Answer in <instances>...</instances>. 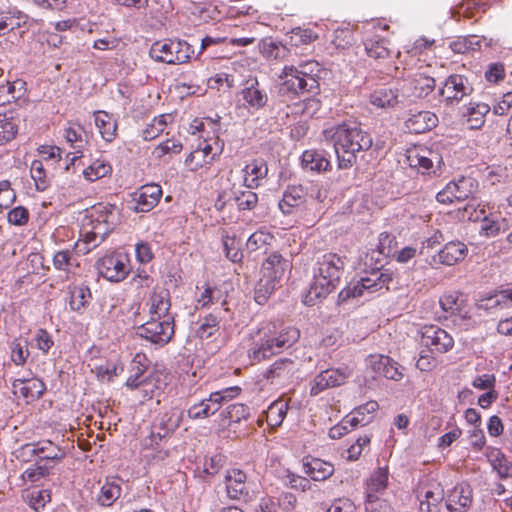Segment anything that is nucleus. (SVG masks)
I'll return each instance as SVG.
<instances>
[{
	"instance_id": "obj_16",
	"label": "nucleus",
	"mask_w": 512,
	"mask_h": 512,
	"mask_svg": "<svg viewBox=\"0 0 512 512\" xmlns=\"http://www.w3.org/2000/svg\"><path fill=\"white\" fill-rule=\"evenodd\" d=\"M350 375L351 371L348 367L326 369L310 382V395L317 396L328 388L340 386Z\"/></svg>"
},
{
	"instance_id": "obj_8",
	"label": "nucleus",
	"mask_w": 512,
	"mask_h": 512,
	"mask_svg": "<svg viewBox=\"0 0 512 512\" xmlns=\"http://www.w3.org/2000/svg\"><path fill=\"white\" fill-rule=\"evenodd\" d=\"M194 50L185 40L156 41L150 48V56L157 62L182 64L189 61Z\"/></svg>"
},
{
	"instance_id": "obj_19",
	"label": "nucleus",
	"mask_w": 512,
	"mask_h": 512,
	"mask_svg": "<svg viewBox=\"0 0 512 512\" xmlns=\"http://www.w3.org/2000/svg\"><path fill=\"white\" fill-rule=\"evenodd\" d=\"M224 149V142L219 137H215L214 144H205L191 152L185 159V165L190 171H197L205 165L211 164Z\"/></svg>"
},
{
	"instance_id": "obj_58",
	"label": "nucleus",
	"mask_w": 512,
	"mask_h": 512,
	"mask_svg": "<svg viewBox=\"0 0 512 512\" xmlns=\"http://www.w3.org/2000/svg\"><path fill=\"white\" fill-rule=\"evenodd\" d=\"M288 410L287 403L283 401L273 402L267 410V422L272 427H278L282 424Z\"/></svg>"
},
{
	"instance_id": "obj_3",
	"label": "nucleus",
	"mask_w": 512,
	"mask_h": 512,
	"mask_svg": "<svg viewBox=\"0 0 512 512\" xmlns=\"http://www.w3.org/2000/svg\"><path fill=\"white\" fill-rule=\"evenodd\" d=\"M300 332L292 326L276 329L275 325L266 324L251 333L248 358L252 363H259L292 347L299 339Z\"/></svg>"
},
{
	"instance_id": "obj_30",
	"label": "nucleus",
	"mask_w": 512,
	"mask_h": 512,
	"mask_svg": "<svg viewBox=\"0 0 512 512\" xmlns=\"http://www.w3.org/2000/svg\"><path fill=\"white\" fill-rule=\"evenodd\" d=\"M243 185L249 189H256L267 177L268 166L263 159H255L242 169Z\"/></svg>"
},
{
	"instance_id": "obj_50",
	"label": "nucleus",
	"mask_w": 512,
	"mask_h": 512,
	"mask_svg": "<svg viewBox=\"0 0 512 512\" xmlns=\"http://www.w3.org/2000/svg\"><path fill=\"white\" fill-rule=\"evenodd\" d=\"M424 500H420L421 512H432V507H436L444 498V491L440 484H432L424 491Z\"/></svg>"
},
{
	"instance_id": "obj_18",
	"label": "nucleus",
	"mask_w": 512,
	"mask_h": 512,
	"mask_svg": "<svg viewBox=\"0 0 512 512\" xmlns=\"http://www.w3.org/2000/svg\"><path fill=\"white\" fill-rule=\"evenodd\" d=\"M365 362L367 368L374 374V378L384 377L394 381H400L403 378L401 366L389 356L369 355Z\"/></svg>"
},
{
	"instance_id": "obj_22",
	"label": "nucleus",
	"mask_w": 512,
	"mask_h": 512,
	"mask_svg": "<svg viewBox=\"0 0 512 512\" xmlns=\"http://www.w3.org/2000/svg\"><path fill=\"white\" fill-rule=\"evenodd\" d=\"M112 212L100 213L92 222V229L85 231L84 242L87 245V251L100 245L113 229V222L110 221Z\"/></svg>"
},
{
	"instance_id": "obj_20",
	"label": "nucleus",
	"mask_w": 512,
	"mask_h": 512,
	"mask_svg": "<svg viewBox=\"0 0 512 512\" xmlns=\"http://www.w3.org/2000/svg\"><path fill=\"white\" fill-rule=\"evenodd\" d=\"M183 412L173 408L162 413L154 424V430L150 434L151 445H159L166 437L170 436L179 426Z\"/></svg>"
},
{
	"instance_id": "obj_26",
	"label": "nucleus",
	"mask_w": 512,
	"mask_h": 512,
	"mask_svg": "<svg viewBox=\"0 0 512 512\" xmlns=\"http://www.w3.org/2000/svg\"><path fill=\"white\" fill-rule=\"evenodd\" d=\"M227 496L231 500H246L249 496L247 475L240 469H230L225 475Z\"/></svg>"
},
{
	"instance_id": "obj_55",
	"label": "nucleus",
	"mask_w": 512,
	"mask_h": 512,
	"mask_svg": "<svg viewBox=\"0 0 512 512\" xmlns=\"http://www.w3.org/2000/svg\"><path fill=\"white\" fill-rule=\"evenodd\" d=\"M366 54L374 59H384L389 56V49L384 39L374 37L364 41Z\"/></svg>"
},
{
	"instance_id": "obj_7",
	"label": "nucleus",
	"mask_w": 512,
	"mask_h": 512,
	"mask_svg": "<svg viewBox=\"0 0 512 512\" xmlns=\"http://www.w3.org/2000/svg\"><path fill=\"white\" fill-rule=\"evenodd\" d=\"M241 392L238 386L227 387L211 392L207 398L191 404L187 409V416L191 420H203L218 412L229 401L236 398Z\"/></svg>"
},
{
	"instance_id": "obj_38",
	"label": "nucleus",
	"mask_w": 512,
	"mask_h": 512,
	"mask_svg": "<svg viewBox=\"0 0 512 512\" xmlns=\"http://www.w3.org/2000/svg\"><path fill=\"white\" fill-rule=\"evenodd\" d=\"M301 164L305 170L323 172L331 168L327 153L322 150H306L302 153Z\"/></svg>"
},
{
	"instance_id": "obj_42",
	"label": "nucleus",
	"mask_w": 512,
	"mask_h": 512,
	"mask_svg": "<svg viewBox=\"0 0 512 512\" xmlns=\"http://www.w3.org/2000/svg\"><path fill=\"white\" fill-rule=\"evenodd\" d=\"M28 16L16 7L0 12V36L26 24Z\"/></svg>"
},
{
	"instance_id": "obj_11",
	"label": "nucleus",
	"mask_w": 512,
	"mask_h": 512,
	"mask_svg": "<svg viewBox=\"0 0 512 512\" xmlns=\"http://www.w3.org/2000/svg\"><path fill=\"white\" fill-rule=\"evenodd\" d=\"M474 91L472 83L462 74L449 75L443 85L438 90V95L448 107L458 105L464 97L469 96Z\"/></svg>"
},
{
	"instance_id": "obj_17",
	"label": "nucleus",
	"mask_w": 512,
	"mask_h": 512,
	"mask_svg": "<svg viewBox=\"0 0 512 512\" xmlns=\"http://www.w3.org/2000/svg\"><path fill=\"white\" fill-rule=\"evenodd\" d=\"M298 364L292 358H278L264 372L263 377L273 385L285 386L292 382Z\"/></svg>"
},
{
	"instance_id": "obj_48",
	"label": "nucleus",
	"mask_w": 512,
	"mask_h": 512,
	"mask_svg": "<svg viewBox=\"0 0 512 512\" xmlns=\"http://www.w3.org/2000/svg\"><path fill=\"white\" fill-rule=\"evenodd\" d=\"M274 240L275 237L271 232L265 228H260L248 237L246 247L249 252H255L267 248Z\"/></svg>"
},
{
	"instance_id": "obj_14",
	"label": "nucleus",
	"mask_w": 512,
	"mask_h": 512,
	"mask_svg": "<svg viewBox=\"0 0 512 512\" xmlns=\"http://www.w3.org/2000/svg\"><path fill=\"white\" fill-rule=\"evenodd\" d=\"M239 102L247 111L255 113L267 105L268 94L257 78H249L239 92Z\"/></svg>"
},
{
	"instance_id": "obj_15",
	"label": "nucleus",
	"mask_w": 512,
	"mask_h": 512,
	"mask_svg": "<svg viewBox=\"0 0 512 512\" xmlns=\"http://www.w3.org/2000/svg\"><path fill=\"white\" fill-rule=\"evenodd\" d=\"M130 196L129 208L136 213H146L159 203L162 188L155 183L146 184L131 193Z\"/></svg>"
},
{
	"instance_id": "obj_5",
	"label": "nucleus",
	"mask_w": 512,
	"mask_h": 512,
	"mask_svg": "<svg viewBox=\"0 0 512 512\" xmlns=\"http://www.w3.org/2000/svg\"><path fill=\"white\" fill-rule=\"evenodd\" d=\"M290 269L289 260L280 253H271L262 263L261 277L254 290V299L264 305L271 294L282 285L285 273Z\"/></svg>"
},
{
	"instance_id": "obj_47",
	"label": "nucleus",
	"mask_w": 512,
	"mask_h": 512,
	"mask_svg": "<svg viewBox=\"0 0 512 512\" xmlns=\"http://www.w3.org/2000/svg\"><path fill=\"white\" fill-rule=\"evenodd\" d=\"M112 172V167L108 161L98 158L92 161L84 170L83 176L89 182L101 179Z\"/></svg>"
},
{
	"instance_id": "obj_29",
	"label": "nucleus",
	"mask_w": 512,
	"mask_h": 512,
	"mask_svg": "<svg viewBox=\"0 0 512 512\" xmlns=\"http://www.w3.org/2000/svg\"><path fill=\"white\" fill-rule=\"evenodd\" d=\"M148 305L151 317L166 319V316H174L170 312V292L165 288L154 289L149 297Z\"/></svg>"
},
{
	"instance_id": "obj_24",
	"label": "nucleus",
	"mask_w": 512,
	"mask_h": 512,
	"mask_svg": "<svg viewBox=\"0 0 512 512\" xmlns=\"http://www.w3.org/2000/svg\"><path fill=\"white\" fill-rule=\"evenodd\" d=\"M403 98L397 85L380 86L370 93L369 102L377 108L394 109L403 103Z\"/></svg>"
},
{
	"instance_id": "obj_40",
	"label": "nucleus",
	"mask_w": 512,
	"mask_h": 512,
	"mask_svg": "<svg viewBox=\"0 0 512 512\" xmlns=\"http://www.w3.org/2000/svg\"><path fill=\"white\" fill-rule=\"evenodd\" d=\"M26 91V82L22 79L7 80L4 84H0V106L19 100Z\"/></svg>"
},
{
	"instance_id": "obj_27",
	"label": "nucleus",
	"mask_w": 512,
	"mask_h": 512,
	"mask_svg": "<svg viewBox=\"0 0 512 512\" xmlns=\"http://www.w3.org/2000/svg\"><path fill=\"white\" fill-rule=\"evenodd\" d=\"M476 307L488 313L512 307V286L482 297L477 301Z\"/></svg>"
},
{
	"instance_id": "obj_49",
	"label": "nucleus",
	"mask_w": 512,
	"mask_h": 512,
	"mask_svg": "<svg viewBox=\"0 0 512 512\" xmlns=\"http://www.w3.org/2000/svg\"><path fill=\"white\" fill-rule=\"evenodd\" d=\"M197 307L208 308L213 304L221 303L222 305L226 304V299L223 292L215 287L207 285L200 295L197 297Z\"/></svg>"
},
{
	"instance_id": "obj_1",
	"label": "nucleus",
	"mask_w": 512,
	"mask_h": 512,
	"mask_svg": "<svg viewBox=\"0 0 512 512\" xmlns=\"http://www.w3.org/2000/svg\"><path fill=\"white\" fill-rule=\"evenodd\" d=\"M396 245V237L393 234L389 232L379 234L376 250H373L370 256V259L375 260V264L379 267L373 268L359 280L348 283L338 294L337 302L339 305L352 298L371 296L389 289L393 280V273L390 269H384L383 264L385 258L397 253Z\"/></svg>"
},
{
	"instance_id": "obj_62",
	"label": "nucleus",
	"mask_w": 512,
	"mask_h": 512,
	"mask_svg": "<svg viewBox=\"0 0 512 512\" xmlns=\"http://www.w3.org/2000/svg\"><path fill=\"white\" fill-rule=\"evenodd\" d=\"M412 95L415 98H425L435 89V79L432 77H419L411 82Z\"/></svg>"
},
{
	"instance_id": "obj_57",
	"label": "nucleus",
	"mask_w": 512,
	"mask_h": 512,
	"mask_svg": "<svg viewBox=\"0 0 512 512\" xmlns=\"http://www.w3.org/2000/svg\"><path fill=\"white\" fill-rule=\"evenodd\" d=\"M451 321L460 331L473 330L481 323L480 319L472 315L468 310H466V308L452 317Z\"/></svg>"
},
{
	"instance_id": "obj_43",
	"label": "nucleus",
	"mask_w": 512,
	"mask_h": 512,
	"mask_svg": "<svg viewBox=\"0 0 512 512\" xmlns=\"http://www.w3.org/2000/svg\"><path fill=\"white\" fill-rule=\"evenodd\" d=\"M441 309L449 315L450 318L454 317L458 312H461L467 306V301L463 293L458 291H451L443 294L439 299Z\"/></svg>"
},
{
	"instance_id": "obj_23",
	"label": "nucleus",
	"mask_w": 512,
	"mask_h": 512,
	"mask_svg": "<svg viewBox=\"0 0 512 512\" xmlns=\"http://www.w3.org/2000/svg\"><path fill=\"white\" fill-rule=\"evenodd\" d=\"M473 501V490L470 484L461 482L448 491L446 508L449 512H467Z\"/></svg>"
},
{
	"instance_id": "obj_13",
	"label": "nucleus",
	"mask_w": 512,
	"mask_h": 512,
	"mask_svg": "<svg viewBox=\"0 0 512 512\" xmlns=\"http://www.w3.org/2000/svg\"><path fill=\"white\" fill-rule=\"evenodd\" d=\"M100 276L114 283L123 281L129 274V259L123 253L105 255L96 262Z\"/></svg>"
},
{
	"instance_id": "obj_37",
	"label": "nucleus",
	"mask_w": 512,
	"mask_h": 512,
	"mask_svg": "<svg viewBox=\"0 0 512 512\" xmlns=\"http://www.w3.org/2000/svg\"><path fill=\"white\" fill-rule=\"evenodd\" d=\"M306 195L307 191L302 185L288 186L279 202V209L283 214H291L293 208L305 202Z\"/></svg>"
},
{
	"instance_id": "obj_44",
	"label": "nucleus",
	"mask_w": 512,
	"mask_h": 512,
	"mask_svg": "<svg viewBox=\"0 0 512 512\" xmlns=\"http://www.w3.org/2000/svg\"><path fill=\"white\" fill-rule=\"evenodd\" d=\"M120 482L119 478L107 479L102 485L97 499L101 506L109 507L120 497L122 492Z\"/></svg>"
},
{
	"instance_id": "obj_64",
	"label": "nucleus",
	"mask_w": 512,
	"mask_h": 512,
	"mask_svg": "<svg viewBox=\"0 0 512 512\" xmlns=\"http://www.w3.org/2000/svg\"><path fill=\"white\" fill-rule=\"evenodd\" d=\"M7 220L11 225L24 226L29 221V211L23 206L14 207L8 212Z\"/></svg>"
},
{
	"instance_id": "obj_2",
	"label": "nucleus",
	"mask_w": 512,
	"mask_h": 512,
	"mask_svg": "<svg viewBox=\"0 0 512 512\" xmlns=\"http://www.w3.org/2000/svg\"><path fill=\"white\" fill-rule=\"evenodd\" d=\"M324 139L332 144L339 169L351 168L359 152L368 151L373 144L372 136L356 121L346 120L323 130Z\"/></svg>"
},
{
	"instance_id": "obj_53",
	"label": "nucleus",
	"mask_w": 512,
	"mask_h": 512,
	"mask_svg": "<svg viewBox=\"0 0 512 512\" xmlns=\"http://www.w3.org/2000/svg\"><path fill=\"white\" fill-rule=\"evenodd\" d=\"M258 200V195L253 189L236 187L235 203L240 212L252 211L257 206Z\"/></svg>"
},
{
	"instance_id": "obj_31",
	"label": "nucleus",
	"mask_w": 512,
	"mask_h": 512,
	"mask_svg": "<svg viewBox=\"0 0 512 512\" xmlns=\"http://www.w3.org/2000/svg\"><path fill=\"white\" fill-rule=\"evenodd\" d=\"M389 480V470L387 467H380L375 470L366 481L365 500H383L380 497L387 486Z\"/></svg>"
},
{
	"instance_id": "obj_32",
	"label": "nucleus",
	"mask_w": 512,
	"mask_h": 512,
	"mask_svg": "<svg viewBox=\"0 0 512 512\" xmlns=\"http://www.w3.org/2000/svg\"><path fill=\"white\" fill-rule=\"evenodd\" d=\"M438 117L430 111H417L410 113L405 120L406 128L415 134H421L436 127Z\"/></svg>"
},
{
	"instance_id": "obj_34",
	"label": "nucleus",
	"mask_w": 512,
	"mask_h": 512,
	"mask_svg": "<svg viewBox=\"0 0 512 512\" xmlns=\"http://www.w3.org/2000/svg\"><path fill=\"white\" fill-rule=\"evenodd\" d=\"M23 118L16 111L0 114V146L11 142L18 134Z\"/></svg>"
},
{
	"instance_id": "obj_63",
	"label": "nucleus",
	"mask_w": 512,
	"mask_h": 512,
	"mask_svg": "<svg viewBox=\"0 0 512 512\" xmlns=\"http://www.w3.org/2000/svg\"><path fill=\"white\" fill-rule=\"evenodd\" d=\"M183 145L181 141L176 139H167L163 142H161L159 145H157L152 155L157 158L161 159L164 156L171 154V155H177L182 151Z\"/></svg>"
},
{
	"instance_id": "obj_9",
	"label": "nucleus",
	"mask_w": 512,
	"mask_h": 512,
	"mask_svg": "<svg viewBox=\"0 0 512 512\" xmlns=\"http://www.w3.org/2000/svg\"><path fill=\"white\" fill-rule=\"evenodd\" d=\"M174 321V316H166V319L151 317L136 328V335L155 347H163L170 342L175 333Z\"/></svg>"
},
{
	"instance_id": "obj_21",
	"label": "nucleus",
	"mask_w": 512,
	"mask_h": 512,
	"mask_svg": "<svg viewBox=\"0 0 512 512\" xmlns=\"http://www.w3.org/2000/svg\"><path fill=\"white\" fill-rule=\"evenodd\" d=\"M63 137L65 138L67 144H69L70 148L73 149V152L68 153L67 158L72 155L69 159V163L66 165V170L69 169L70 165H74L75 161L82 157L83 151L88 145L87 134L84 128L77 123L70 124L63 131Z\"/></svg>"
},
{
	"instance_id": "obj_61",
	"label": "nucleus",
	"mask_w": 512,
	"mask_h": 512,
	"mask_svg": "<svg viewBox=\"0 0 512 512\" xmlns=\"http://www.w3.org/2000/svg\"><path fill=\"white\" fill-rule=\"evenodd\" d=\"M11 360L17 365H24L30 352L26 340L14 339L10 344Z\"/></svg>"
},
{
	"instance_id": "obj_33",
	"label": "nucleus",
	"mask_w": 512,
	"mask_h": 512,
	"mask_svg": "<svg viewBox=\"0 0 512 512\" xmlns=\"http://www.w3.org/2000/svg\"><path fill=\"white\" fill-rule=\"evenodd\" d=\"M302 467L303 472L313 481H324L334 473V465L319 458H304Z\"/></svg>"
},
{
	"instance_id": "obj_4",
	"label": "nucleus",
	"mask_w": 512,
	"mask_h": 512,
	"mask_svg": "<svg viewBox=\"0 0 512 512\" xmlns=\"http://www.w3.org/2000/svg\"><path fill=\"white\" fill-rule=\"evenodd\" d=\"M346 257L336 253H324L317 257L313 265V279L304 296V304L313 306L325 299L340 283L346 265Z\"/></svg>"
},
{
	"instance_id": "obj_59",
	"label": "nucleus",
	"mask_w": 512,
	"mask_h": 512,
	"mask_svg": "<svg viewBox=\"0 0 512 512\" xmlns=\"http://www.w3.org/2000/svg\"><path fill=\"white\" fill-rule=\"evenodd\" d=\"M296 69L299 71V74L304 78V80H307V83L314 82L315 90L319 93L320 87H319V74L321 72V68L319 64L315 61H308L306 63L300 64L299 66H296Z\"/></svg>"
},
{
	"instance_id": "obj_54",
	"label": "nucleus",
	"mask_w": 512,
	"mask_h": 512,
	"mask_svg": "<svg viewBox=\"0 0 512 512\" xmlns=\"http://www.w3.org/2000/svg\"><path fill=\"white\" fill-rule=\"evenodd\" d=\"M223 251L227 259L233 263L242 261L243 253L240 248V243L236 240L235 236H230L227 233L222 235Z\"/></svg>"
},
{
	"instance_id": "obj_41",
	"label": "nucleus",
	"mask_w": 512,
	"mask_h": 512,
	"mask_svg": "<svg viewBox=\"0 0 512 512\" xmlns=\"http://www.w3.org/2000/svg\"><path fill=\"white\" fill-rule=\"evenodd\" d=\"M70 309L78 314H83L92 300L90 288L85 284H80L69 288Z\"/></svg>"
},
{
	"instance_id": "obj_6",
	"label": "nucleus",
	"mask_w": 512,
	"mask_h": 512,
	"mask_svg": "<svg viewBox=\"0 0 512 512\" xmlns=\"http://www.w3.org/2000/svg\"><path fill=\"white\" fill-rule=\"evenodd\" d=\"M279 84L277 86L278 96L283 101H293L304 95H316L314 82L304 80L296 69V66L285 65L279 74Z\"/></svg>"
},
{
	"instance_id": "obj_60",
	"label": "nucleus",
	"mask_w": 512,
	"mask_h": 512,
	"mask_svg": "<svg viewBox=\"0 0 512 512\" xmlns=\"http://www.w3.org/2000/svg\"><path fill=\"white\" fill-rule=\"evenodd\" d=\"M30 174L38 191H45L49 187V179L41 160H34L32 162Z\"/></svg>"
},
{
	"instance_id": "obj_12",
	"label": "nucleus",
	"mask_w": 512,
	"mask_h": 512,
	"mask_svg": "<svg viewBox=\"0 0 512 512\" xmlns=\"http://www.w3.org/2000/svg\"><path fill=\"white\" fill-rule=\"evenodd\" d=\"M406 162L422 174H437L444 164L442 155L437 150L427 147L408 149Z\"/></svg>"
},
{
	"instance_id": "obj_25",
	"label": "nucleus",
	"mask_w": 512,
	"mask_h": 512,
	"mask_svg": "<svg viewBox=\"0 0 512 512\" xmlns=\"http://www.w3.org/2000/svg\"><path fill=\"white\" fill-rule=\"evenodd\" d=\"M422 341L432 352L445 353L454 345L453 337L437 326L426 327L422 332Z\"/></svg>"
},
{
	"instance_id": "obj_39",
	"label": "nucleus",
	"mask_w": 512,
	"mask_h": 512,
	"mask_svg": "<svg viewBox=\"0 0 512 512\" xmlns=\"http://www.w3.org/2000/svg\"><path fill=\"white\" fill-rule=\"evenodd\" d=\"M94 122L105 142L111 143L116 138L117 121L112 114L103 110L95 111Z\"/></svg>"
},
{
	"instance_id": "obj_45",
	"label": "nucleus",
	"mask_w": 512,
	"mask_h": 512,
	"mask_svg": "<svg viewBox=\"0 0 512 512\" xmlns=\"http://www.w3.org/2000/svg\"><path fill=\"white\" fill-rule=\"evenodd\" d=\"M220 328L219 316L209 313L196 322L195 334L200 339H208L215 335Z\"/></svg>"
},
{
	"instance_id": "obj_36",
	"label": "nucleus",
	"mask_w": 512,
	"mask_h": 512,
	"mask_svg": "<svg viewBox=\"0 0 512 512\" xmlns=\"http://www.w3.org/2000/svg\"><path fill=\"white\" fill-rule=\"evenodd\" d=\"M163 384L164 382L161 380L159 373H153L146 377L130 373L125 385L130 390L142 389L145 397L152 398L154 390L151 386L153 385L155 388L160 389Z\"/></svg>"
},
{
	"instance_id": "obj_56",
	"label": "nucleus",
	"mask_w": 512,
	"mask_h": 512,
	"mask_svg": "<svg viewBox=\"0 0 512 512\" xmlns=\"http://www.w3.org/2000/svg\"><path fill=\"white\" fill-rule=\"evenodd\" d=\"M491 465L500 478L512 477V462L498 449H495L490 458Z\"/></svg>"
},
{
	"instance_id": "obj_46",
	"label": "nucleus",
	"mask_w": 512,
	"mask_h": 512,
	"mask_svg": "<svg viewBox=\"0 0 512 512\" xmlns=\"http://www.w3.org/2000/svg\"><path fill=\"white\" fill-rule=\"evenodd\" d=\"M32 447V453L39 455L41 459L46 460H61L64 458L65 453L58 446L54 445L51 441H39L35 444H29Z\"/></svg>"
},
{
	"instance_id": "obj_28",
	"label": "nucleus",
	"mask_w": 512,
	"mask_h": 512,
	"mask_svg": "<svg viewBox=\"0 0 512 512\" xmlns=\"http://www.w3.org/2000/svg\"><path fill=\"white\" fill-rule=\"evenodd\" d=\"M468 253L467 246L460 241L446 243L439 252L433 256L434 263L452 266L465 259Z\"/></svg>"
},
{
	"instance_id": "obj_51",
	"label": "nucleus",
	"mask_w": 512,
	"mask_h": 512,
	"mask_svg": "<svg viewBox=\"0 0 512 512\" xmlns=\"http://www.w3.org/2000/svg\"><path fill=\"white\" fill-rule=\"evenodd\" d=\"M219 415L223 421H227V425L238 423L249 416V407L242 403H232L227 405Z\"/></svg>"
},
{
	"instance_id": "obj_10",
	"label": "nucleus",
	"mask_w": 512,
	"mask_h": 512,
	"mask_svg": "<svg viewBox=\"0 0 512 512\" xmlns=\"http://www.w3.org/2000/svg\"><path fill=\"white\" fill-rule=\"evenodd\" d=\"M478 181L472 176H459L448 182L445 187L436 194V200L441 204H452L454 201H464L471 197L477 190Z\"/></svg>"
},
{
	"instance_id": "obj_35",
	"label": "nucleus",
	"mask_w": 512,
	"mask_h": 512,
	"mask_svg": "<svg viewBox=\"0 0 512 512\" xmlns=\"http://www.w3.org/2000/svg\"><path fill=\"white\" fill-rule=\"evenodd\" d=\"M12 386L15 394L32 401L39 399L46 391V384L39 378L16 379Z\"/></svg>"
},
{
	"instance_id": "obj_52",
	"label": "nucleus",
	"mask_w": 512,
	"mask_h": 512,
	"mask_svg": "<svg viewBox=\"0 0 512 512\" xmlns=\"http://www.w3.org/2000/svg\"><path fill=\"white\" fill-rule=\"evenodd\" d=\"M169 118H171L169 114H161L154 117L142 131L143 140L151 141L162 134L168 124Z\"/></svg>"
}]
</instances>
